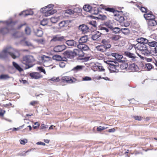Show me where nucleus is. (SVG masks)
I'll use <instances>...</instances> for the list:
<instances>
[{
  "mask_svg": "<svg viewBox=\"0 0 157 157\" xmlns=\"http://www.w3.org/2000/svg\"><path fill=\"white\" fill-rule=\"evenodd\" d=\"M1 22L5 23L7 26V28H4L0 31L3 34L10 32L8 29H12V27L15 24V22H12L11 19L6 21H0V22Z\"/></svg>",
  "mask_w": 157,
  "mask_h": 157,
  "instance_id": "5",
  "label": "nucleus"
},
{
  "mask_svg": "<svg viewBox=\"0 0 157 157\" xmlns=\"http://www.w3.org/2000/svg\"><path fill=\"white\" fill-rule=\"evenodd\" d=\"M146 43H137L134 45V47L136 50H137L142 52V53L145 56H147L150 54V51L148 50Z\"/></svg>",
  "mask_w": 157,
  "mask_h": 157,
  "instance_id": "2",
  "label": "nucleus"
},
{
  "mask_svg": "<svg viewBox=\"0 0 157 157\" xmlns=\"http://www.w3.org/2000/svg\"><path fill=\"white\" fill-rule=\"evenodd\" d=\"M48 128V126L47 125H45L44 124H42L41 126V129H46Z\"/></svg>",
  "mask_w": 157,
  "mask_h": 157,
  "instance_id": "58",
  "label": "nucleus"
},
{
  "mask_svg": "<svg viewBox=\"0 0 157 157\" xmlns=\"http://www.w3.org/2000/svg\"><path fill=\"white\" fill-rule=\"evenodd\" d=\"M135 120L138 121H141L142 119V117L140 116H136L134 117Z\"/></svg>",
  "mask_w": 157,
  "mask_h": 157,
  "instance_id": "59",
  "label": "nucleus"
},
{
  "mask_svg": "<svg viewBox=\"0 0 157 157\" xmlns=\"http://www.w3.org/2000/svg\"><path fill=\"white\" fill-rule=\"evenodd\" d=\"M101 30L103 31L104 32L108 33L109 32L108 29L105 27H101Z\"/></svg>",
  "mask_w": 157,
  "mask_h": 157,
  "instance_id": "55",
  "label": "nucleus"
},
{
  "mask_svg": "<svg viewBox=\"0 0 157 157\" xmlns=\"http://www.w3.org/2000/svg\"><path fill=\"white\" fill-rule=\"evenodd\" d=\"M35 60L33 57L32 56H26L23 57L22 62L24 64L28 66L26 68H29L32 67L33 65L31 63L35 61Z\"/></svg>",
  "mask_w": 157,
  "mask_h": 157,
  "instance_id": "4",
  "label": "nucleus"
},
{
  "mask_svg": "<svg viewBox=\"0 0 157 157\" xmlns=\"http://www.w3.org/2000/svg\"><path fill=\"white\" fill-rule=\"evenodd\" d=\"M60 20V18L59 16L54 17H51L50 18L51 22L54 23H55L57 22Z\"/></svg>",
  "mask_w": 157,
  "mask_h": 157,
  "instance_id": "29",
  "label": "nucleus"
},
{
  "mask_svg": "<svg viewBox=\"0 0 157 157\" xmlns=\"http://www.w3.org/2000/svg\"><path fill=\"white\" fill-rule=\"evenodd\" d=\"M36 35L38 36H41L43 35V32L40 29H36L34 31Z\"/></svg>",
  "mask_w": 157,
  "mask_h": 157,
  "instance_id": "27",
  "label": "nucleus"
},
{
  "mask_svg": "<svg viewBox=\"0 0 157 157\" xmlns=\"http://www.w3.org/2000/svg\"><path fill=\"white\" fill-rule=\"evenodd\" d=\"M96 49L98 51L101 52H103L106 51L105 48L103 44V45H100L97 46L96 47Z\"/></svg>",
  "mask_w": 157,
  "mask_h": 157,
  "instance_id": "23",
  "label": "nucleus"
},
{
  "mask_svg": "<svg viewBox=\"0 0 157 157\" xmlns=\"http://www.w3.org/2000/svg\"><path fill=\"white\" fill-rule=\"evenodd\" d=\"M64 56L69 58L71 59L75 56L74 50L73 51H66L64 53Z\"/></svg>",
  "mask_w": 157,
  "mask_h": 157,
  "instance_id": "11",
  "label": "nucleus"
},
{
  "mask_svg": "<svg viewBox=\"0 0 157 157\" xmlns=\"http://www.w3.org/2000/svg\"><path fill=\"white\" fill-rule=\"evenodd\" d=\"M108 128V127H103L101 126H99L97 128V130L98 131L100 132Z\"/></svg>",
  "mask_w": 157,
  "mask_h": 157,
  "instance_id": "45",
  "label": "nucleus"
},
{
  "mask_svg": "<svg viewBox=\"0 0 157 157\" xmlns=\"http://www.w3.org/2000/svg\"><path fill=\"white\" fill-rule=\"evenodd\" d=\"M9 78L8 75H2L0 76V78L1 79H6Z\"/></svg>",
  "mask_w": 157,
  "mask_h": 157,
  "instance_id": "46",
  "label": "nucleus"
},
{
  "mask_svg": "<svg viewBox=\"0 0 157 157\" xmlns=\"http://www.w3.org/2000/svg\"><path fill=\"white\" fill-rule=\"evenodd\" d=\"M145 67L146 69L149 71L152 68V66L150 63H148L146 64Z\"/></svg>",
  "mask_w": 157,
  "mask_h": 157,
  "instance_id": "39",
  "label": "nucleus"
},
{
  "mask_svg": "<svg viewBox=\"0 0 157 157\" xmlns=\"http://www.w3.org/2000/svg\"><path fill=\"white\" fill-rule=\"evenodd\" d=\"M54 5L53 4H50L41 9L40 11L44 13V15L47 17L56 13V10L53 9L52 8Z\"/></svg>",
  "mask_w": 157,
  "mask_h": 157,
  "instance_id": "3",
  "label": "nucleus"
},
{
  "mask_svg": "<svg viewBox=\"0 0 157 157\" xmlns=\"http://www.w3.org/2000/svg\"><path fill=\"white\" fill-rule=\"evenodd\" d=\"M59 65L60 67L63 68L65 66V63L62 62L59 63Z\"/></svg>",
  "mask_w": 157,
  "mask_h": 157,
  "instance_id": "62",
  "label": "nucleus"
},
{
  "mask_svg": "<svg viewBox=\"0 0 157 157\" xmlns=\"http://www.w3.org/2000/svg\"><path fill=\"white\" fill-rule=\"evenodd\" d=\"M82 9L78 7L75 8L74 9V13L76 12L77 13H80Z\"/></svg>",
  "mask_w": 157,
  "mask_h": 157,
  "instance_id": "49",
  "label": "nucleus"
},
{
  "mask_svg": "<svg viewBox=\"0 0 157 157\" xmlns=\"http://www.w3.org/2000/svg\"><path fill=\"white\" fill-rule=\"evenodd\" d=\"M67 21H63L60 22L59 24V26L60 28H62L67 25V24L66 23Z\"/></svg>",
  "mask_w": 157,
  "mask_h": 157,
  "instance_id": "37",
  "label": "nucleus"
},
{
  "mask_svg": "<svg viewBox=\"0 0 157 157\" xmlns=\"http://www.w3.org/2000/svg\"><path fill=\"white\" fill-rule=\"evenodd\" d=\"M38 103V102L36 101H33L30 102V105H34Z\"/></svg>",
  "mask_w": 157,
  "mask_h": 157,
  "instance_id": "61",
  "label": "nucleus"
},
{
  "mask_svg": "<svg viewBox=\"0 0 157 157\" xmlns=\"http://www.w3.org/2000/svg\"><path fill=\"white\" fill-rule=\"evenodd\" d=\"M128 67L127 64L126 63H123L121 66V69H124Z\"/></svg>",
  "mask_w": 157,
  "mask_h": 157,
  "instance_id": "56",
  "label": "nucleus"
},
{
  "mask_svg": "<svg viewBox=\"0 0 157 157\" xmlns=\"http://www.w3.org/2000/svg\"><path fill=\"white\" fill-rule=\"evenodd\" d=\"M78 30L83 33L85 34L88 31L89 28L85 25L82 24L80 25L78 27Z\"/></svg>",
  "mask_w": 157,
  "mask_h": 157,
  "instance_id": "8",
  "label": "nucleus"
},
{
  "mask_svg": "<svg viewBox=\"0 0 157 157\" xmlns=\"http://www.w3.org/2000/svg\"><path fill=\"white\" fill-rule=\"evenodd\" d=\"M97 67H98L99 71H105L104 68L101 65L99 64V65L97 66Z\"/></svg>",
  "mask_w": 157,
  "mask_h": 157,
  "instance_id": "51",
  "label": "nucleus"
},
{
  "mask_svg": "<svg viewBox=\"0 0 157 157\" xmlns=\"http://www.w3.org/2000/svg\"><path fill=\"white\" fill-rule=\"evenodd\" d=\"M82 60V62H85L87 61L88 60L91 59L89 57H82L80 59Z\"/></svg>",
  "mask_w": 157,
  "mask_h": 157,
  "instance_id": "43",
  "label": "nucleus"
},
{
  "mask_svg": "<svg viewBox=\"0 0 157 157\" xmlns=\"http://www.w3.org/2000/svg\"><path fill=\"white\" fill-rule=\"evenodd\" d=\"M106 11H109L111 12L114 13L115 11V9L113 8H104Z\"/></svg>",
  "mask_w": 157,
  "mask_h": 157,
  "instance_id": "44",
  "label": "nucleus"
},
{
  "mask_svg": "<svg viewBox=\"0 0 157 157\" xmlns=\"http://www.w3.org/2000/svg\"><path fill=\"white\" fill-rule=\"evenodd\" d=\"M20 144L22 145H25L27 142L28 140L26 139L20 140H19Z\"/></svg>",
  "mask_w": 157,
  "mask_h": 157,
  "instance_id": "47",
  "label": "nucleus"
},
{
  "mask_svg": "<svg viewBox=\"0 0 157 157\" xmlns=\"http://www.w3.org/2000/svg\"><path fill=\"white\" fill-rule=\"evenodd\" d=\"M124 54L125 55L131 59L132 60H134L136 57V56L134 54L131 53L128 51L125 52Z\"/></svg>",
  "mask_w": 157,
  "mask_h": 157,
  "instance_id": "21",
  "label": "nucleus"
},
{
  "mask_svg": "<svg viewBox=\"0 0 157 157\" xmlns=\"http://www.w3.org/2000/svg\"><path fill=\"white\" fill-rule=\"evenodd\" d=\"M136 54L137 55L140 57L141 59H143L145 61H146L147 62H151L152 60V58H148L146 57H144L140 55H139L138 53L136 52Z\"/></svg>",
  "mask_w": 157,
  "mask_h": 157,
  "instance_id": "32",
  "label": "nucleus"
},
{
  "mask_svg": "<svg viewBox=\"0 0 157 157\" xmlns=\"http://www.w3.org/2000/svg\"><path fill=\"white\" fill-rule=\"evenodd\" d=\"M88 39V37L87 36H85L81 37L78 40L79 43H83L87 42Z\"/></svg>",
  "mask_w": 157,
  "mask_h": 157,
  "instance_id": "24",
  "label": "nucleus"
},
{
  "mask_svg": "<svg viewBox=\"0 0 157 157\" xmlns=\"http://www.w3.org/2000/svg\"><path fill=\"white\" fill-rule=\"evenodd\" d=\"M101 43L104 44L105 48V50L108 48H110L111 45L109 44L110 41L109 40L103 39L102 40Z\"/></svg>",
  "mask_w": 157,
  "mask_h": 157,
  "instance_id": "17",
  "label": "nucleus"
},
{
  "mask_svg": "<svg viewBox=\"0 0 157 157\" xmlns=\"http://www.w3.org/2000/svg\"><path fill=\"white\" fill-rule=\"evenodd\" d=\"M52 58L54 60H55L57 61H61L62 59L61 57L60 56L58 55H55L54 56L52 57Z\"/></svg>",
  "mask_w": 157,
  "mask_h": 157,
  "instance_id": "36",
  "label": "nucleus"
},
{
  "mask_svg": "<svg viewBox=\"0 0 157 157\" xmlns=\"http://www.w3.org/2000/svg\"><path fill=\"white\" fill-rule=\"evenodd\" d=\"M140 7V10L142 12H143V13L145 12L146 13L147 12L146 8H145L143 7H142L141 8L140 7Z\"/></svg>",
  "mask_w": 157,
  "mask_h": 157,
  "instance_id": "57",
  "label": "nucleus"
},
{
  "mask_svg": "<svg viewBox=\"0 0 157 157\" xmlns=\"http://www.w3.org/2000/svg\"><path fill=\"white\" fill-rule=\"evenodd\" d=\"M113 32L115 33H117L121 30L119 28L115 27L113 28Z\"/></svg>",
  "mask_w": 157,
  "mask_h": 157,
  "instance_id": "50",
  "label": "nucleus"
},
{
  "mask_svg": "<svg viewBox=\"0 0 157 157\" xmlns=\"http://www.w3.org/2000/svg\"><path fill=\"white\" fill-rule=\"evenodd\" d=\"M144 17L147 21L152 19H155V16L151 12H147L144 14Z\"/></svg>",
  "mask_w": 157,
  "mask_h": 157,
  "instance_id": "14",
  "label": "nucleus"
},
{
  "mask_svg": "<svg viewBox=\"0 0 157 157\" xmlns=\"http://www.w3.org/2000/svg\"><path fill=\"white\" fill-rule=\"evenodd\" d=\"M93 7L88 5H86L83 7V9L85 11L89 12L92 14H97L98 13V8L95 7L96 5L93 4Z\"/></svg>",
  "mask_w": 157,
  "mask_h": 157,
  "instance_id": "7",
  "label": "nucleus"
},
{
  "mask_svg": "<svg viewBox=\"0 0 157 157\" xmlns=\"http://www.w3.org/2000/svg\"><path fill=\"white\" fill-rule=\"evenodd\" d=\"M129 68L132 72L139 71L138 66L135 63H132L130 65Z\"/></svg>",
  "mask_w": 157,
  "mask_h": 157,
  "instance_id": "18",
  "label": "nucleus"
},
{
  "mask_svg": "<svg viewBox=\"0 0 157 157\" xmlns=\"http://www.w3.org/2000/svg\"><path fill=\"white\" fill-rule=\"evenodd\" d=\"M25 31L26 34L28 35H30L31 32L30 28L28 27H27L25 28Z\"/></svg>",
  "mask_w": 157,
  "mask_h": 157,
  "instance_id": "41",
  "label": "nucleus"
},
{
  "mask_svg": "<svg viewBox=\"0 0 157 157\" xmlns=\"http://www.w3.org/2000/svg\"><path fill=\"white\" fill-rule=\"evenodd\" d=\"M153 52L154 53V55L155 56H157V47L156 48H154V50L153 51Z\"/></svg>",
  "mask_w": 157,
  "mask_h": 157,
  "instance_id": "64",
  "label": "nucleus"
},
{
  "mask_svg": "<svg viewBox=\"0 0 157 157\" xmlns=\"http://www.w3.org/2000/svg\"><path fill=\"white\" fill-rule=\"evenodd\" d=\"M21 43L24 45H26L28 46H31L32 45L31 43L28 41H23L21 42Z\"/></svg>",
  "mask_w": 157,
  "mask_h": 157,
  "instance_id": "40",
  "label": "nucleus"
},
{
  "mask_svg": "<svg viewBox=\"0 0 157 157\" xmlns=\"http://www.w3.org/2000/svg\"><path fill=\"white\" fill-rule=\"evenodd\" d=\"M120 37V36L117 35H113L112 36L110 37V39L114 41H117L119 40Z\"/></svg>",
  "mask_w": 157,
  "mask_h": 157,
  "instance_id": "33",
  "label": "nucleus"
},
{
  "mask_svg": "<svg viewBox=\"0 0 157 157\" xmlns=\"http://www.w3.org/2000/svg\"><path fill=\"white\" fill-rule=\"evenodd\" d=\"M100 37V34L98 32V33H96L93 35L92 36V39L94 40H97Z\"/></svg>",
  "mask_w": 157,
  "mask_h": 157,
  "instance_id": "34",
  "label": "nucleus"
},
{
  "mask_svg": "<svg viewBox=\"0 0 157 157\" xmlns=\"http://www.w3.org/2000/svg\"><path fill=\"white\" fill-rule=\"evenodd\" d=\"M66 43L69 46L75 47L77 45L76 42L73 40H67Z\"/></svg>",
  "mask_w": 157,
  "mask_h": 157,
  "instance_id": "22",
  "label": "nucleus"
},
{
  "mask_svg": "<svg viewBox=\"0 0 157 157\" xmlns=\"http://www.w3.org/2000/svg\"><path fill=\"white\" fill-rule=\"evenodd\" d=\"M13 67L19 71L21 72L23 71V69L19 66V65L15 62H13Z\"/></svg>",
  "mask_w": 157,
  "mask_h": 157,
  "instance_id": "30",
  "label": "nucleus"
},
{
  "mask_svg": "<svg viewBox=\"0 0 157 157\" xmlns=\"http://www.w3.org/2000/svg\"><path fill=\"white\" fill-rule=\"evenodd\" d=\"M112 55L113 57H114L116 59L118 62H121L123 61V60H122L123 56L122 55L118 53H113L112 54Z\"/></svg>",
  "mask_w": 157,
  "mask_h": 157,
  "instance_id": "13",
  "label": "nucleus"
},
{
  "mask_svg": "<svg viewBox=\"0 0 157 157\" xmlns=\"http://www.w3.org/2000/svg\"><path fill=\"white\" fill-rule=\"evenodd\" d=\"M50 80L55 82H58L59 81L60 79L59 77H54L51 79Z\"/></svg>",
  "mask_w": 157,
  "mask_h": 157,
  "instance_id": "48",
  "label": "nucleus"
},
{
  "mask_svg": "<svg viewBox=\"0 0 157 157\" xmlns=\"http://www.w3.org/2000/svg\"><path fill=\"white\" fill-rule=\"evenodd\" d=\"M74 50L75 56H78L79 57L84 56V53L81 50L74 49Z\"/></svg>",
  "mask_w": 157,
  "mask_h": 157,
  "instance_id": "20",
  "label": "nucleus"
},
{
  "mask_svg": "<svg viewBox=\"0 0 157 157\" xmlns=\"http://www.w3.org/2000/svg\"><path fill=\"white\" fill-rule=\"evenodd\" d=\"M90 24L92 25L94 27H96L97 26V24L95 21H91Z\"/></svg>",
  "mask_w": 157,
  "mask_h": 157,
  "instance_id": "60",
  "label": "nucleus"
},
{
  "mask_svg": "<svg viewBox=\"0 0 157 157\" xmlns=\"http://www.w3.org/2000/svg\"><path fill=\"white\" fill-rule=\"evenodd\" d=\"M118 66L115 65L113 63H110L109 67V69L111 72H117L118 71Z\"/></svg>",
  "mask_w": 157,
  "mask_h": 157,
  "instance_id": "12",
  "label": "nucleus"
},
{
  "mask_svg": "<svg viewBox=\"0 0 157 157\" xmlns=\"http://www.w3.org/2000/svg\"><path fill=\"white\" fill-rule=\"evenodd\" d=\"M138 43H147L148 42V40L146 39L143 37L138 38L136 40Z\"/></svg>",
  "mask_w": 157,
  "mask_h": 157,
  "instance_id": "26",
  "label": "nucleus"
},
{
  "mask_svg": "<svg viewBox=\"0 0 157 157\" xmlns=\"http://www.w3.org/2000/svg\"><path fill=\"white\" fill-rule=\"evenodd\" d=\"M61 79L63 82H66L68 83H71L73 82V81L71 78L69 76L63 77H62Z\"/></svg>",
  "mask_w": 157,
  "mask_h": 157,
  "instance_id": "19",
  "label": "nucleus"
},
{
  "mask_svg": "<svg viewBox=\"0 0 157 157\" xmlns=\"http://www.w3.org/2000/svg\"><path fill=\"white\" fill-rule=\"evenodd\" d=\"M151 37L155 40H157V36L155 34H152L151 35Z\"/></svg>",
  "mask_w": 157,
  "mask_h": 157,
  "instance_id": "63",
  "label": "nucleus"
},
{
  "mask_svg": "<svg viewBox=\"0 0 157 157\" xmlns=\"http://www.w3.org/2000/svg\"><path fill=\"white\" fill-rule=\"evenodd\" d=\"M40 58L44 67H49L52 65V59L51 57L45 55H43Z\"/></svg>",
  "mask_w": 157,
  "mask_h": 157,
  "instance_id": "6",
  "label": "nucleus"
},
{
  "mask_svg": "<svg viewBox=\"0 0 157 157\" xmlns=\"http://www.w3.org/2000/svg\"><path fill=\"white\" fill-rule=\"evenodd\" d=\"M14 50V49L11 48L4 49L0 54V58H4L9 55L11 56L14 59L20 56L19 52L16 51L13 53L12 52Z\"/></svg>",
  "mask_w": 157,
  "mask_h": 157,
  "instance_id": "1",
  "label": "nucleus"
},
{
  "mask_svg": "<svg viewBox=\"0 0 157 157\" xmlns=\"http://www.w3.org/2000/svg\"><path fill=\"white\" fill-rule=\"evenodd\" d=\"M148 45L150 47L156 48L157 47V42L153 41L151 42H148Z\"/></svg>",
  "mask_w": 157,
  "mask_h": 157,
  "instance_id": "31",
  "label": "nucleus"
},
{
  "mask_svg": "<svg viewBox=\"0 0 157 157\" xmlns=\"http://www.w3.org/2000/svg\"><path fill=\"white\" fill-rule=\"evenodd\" d=\"M37 68L41 72H43L44 74H46L45 70L42 67H38Z\"/></svg>",
  "mask_w": 157,
  "mask_h": 157,
  "instance_id": "53",
  "label": "nucleus"
},
{
  "mask_svg": "<svg viewBox=\"0 0 157 157\" xmlns=\"http://www.w3.org/2000/svg\"><path fill=\"white\" fill-rule=\"evenodd\" d=\"M66 13L69 14H73L74 13V10L71 9H68L66 10Z\"/></svg>",
  "mask_w": 157,
  "mask_h": 157,
  "instance_id": "52",
  "label": "nucleus"
},
{
  "mask_svg": "<svg viewBox=\"0 0 157 157\" xmlns=\"http://www.w3.org/2000/svg\"><path fill=\"white\" fill-rule=\"evenodd\" d=\"M30 76L33 79H39L42 77V76L38 72H33L29 74Z\"/></svg>",
  "mask_w": 157,
  "mask_h": 157,
  "instance_id": "10",
  "label": "nucleus"
},
{
  "mask_svg": "<svg viewBox=\"0 0 157 157\" xmlns=\"http://www.w3.org/2000/svg\"><path fill=\"white\" fill-rule=\"evenodd\" d=\"M84 66L82 65H77L74 67L72 69V70L75 71L77 72L82 70L84 68Z\"/></svg>",
  "mask_w": 157,
  "mask_h": 157,
  "instance_id": "28",
  "label": "nucleus"
},
{
  "mask_svg": "<svg viewBox=\"0 0 157 157\" xmlns=\"http://www.w3.org/2000/svg\"><path fill=\"white\" fill-rule=\"evenodd\" d=\"M33 14V12L31 10L29 9L28 10L24 11L19 14L20 16L23 15L25 17L29 15H32Z\"/></svg>",
  "mask_w": 157,
  "mask_h": 157,
  "instance_id": "16",
  "label": "nucleus"
},
{
  "mask_svg": "<svg viewBox=\"0 0 157 157\" xmlns=\"http://www.w3.org/2000/svg\"><path fill=\"white\" fill-rule=\"evenodd\" d=\"M66 48V46L63 44L58 45L55 47L54 48V51L56 52H60L64 50Z\"/></svg>",
  "mask_w": 157,
  "mask_h": 157,
  "instance_id": "9",
  "label": "nucleus"
},
{
  "mask_svg": "<svg viewBox=\"0 0 157 157\" xmlns=\"http://www.w3.org/2000/svg\"><path fill=\"white\" fill-rule=\"evenodd\" d=\"M77 46L78 48L81 50L82 51L83 50L86 51L89 49L88 47L83 43H79Z\"/></svg>",
  "mask_w": 157,
  "mask_h": 157,
  "instance_id": "15",
  "label": "nucleus"
},
{
  "mask_svg": "<svg viewBox=\"0 0 157 157\" xmlns=\"http://www.w3.org/2000/svg\"><path fill=\"white\" fill-rule=\"evenodd\" d=\"M117 20L118 21L120 22H123L124 20V18L123 16L119 15L117 16Z\"/></svg>",
  "mask_w": 157,
  "mask_h": 157,
  "instance_id": "42",
  "label": "nucleus"
},
{
  "mask_svg": "<svg viewBox=\"0 0 157 157\" xmlns=\"http://www.w3.org/2000/svg\"><path fill=\"white\" fill-rule=\"evenodd\" d=\"M48 20L47 19H44L40 21V24L43 26H45L48 24Z\"/></svg>",
  "mask_w": 157,
  "mask_h": 157,
  "instance_id": "38",
  "label": "nucleus"
},
{
  "mask_svg": "<svg viewBox=\"0 0 157 157\" xmlns=\"http://www.w3.org/2000/svg\"><path fill=\"white\" fill-rule=\"evenodd\" d=\"M148 25L149 26H155L157 25V22L154 19H150L147 21Z\"/></svg>",
  "mask_w": 157,
  "mask_h": 157,
  "instance_id": "25",
  "label": "nucleus"
},
{
  "mask_svg": "<svg viewBox=\"0 0 157 157\" xmlns=\"http://www.w3.org/2000/svg\"><path fill=\"white\" fill-rule=\"evenodd\" d=\"M121 31L125 35H127L130 33L129 30L127 28H122L121 29Z\"/></svg>",
  "mask_w": 157,
  "mask_h": 157,
  "instance_id": "35",
  "label": "nucleus"
},
{
  "mask_svg": "<svg viewBox=\"0 0 157 157\" xmlns=\"http://www.w3.org/2000/svg\"><path fill=\"white\" fill-rule=\"evenodd\" d=\"M91 80V78L88 76H86L82 78L83 81H88Z\"/></svg>",
  "mask_w": 157,
  "mask_h": 157,
  "instance_id": "54",
  "label": "nucleus"
}]
</instances>
